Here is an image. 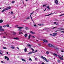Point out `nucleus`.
<instances>
[{
    "label": "nucleus",
    "mask_w": 64,
    "mask_h": 64,
    "mask_svg": "<svg viewBox=\"0 0 64 64\" xmlns=\"http://www.w3.org/2000/svg\"><path fill=\"white\" fill-rule=\"evenodd\" d=\"M11 9V7L10 6L4 9L2 12H4L5 11H6V10L9 9Z\"/></svg>",
    "instance_id": "nucleus-1"
},
{
    "label": "nucleus",
    "mask_w": 64,
    "mask_h": 64,
    "mask_svg": "<svg viewBox=\"0 0 64 64\" xmlns=\"http://www.w3.org/2000/svg\"><path fill=\"white\" fill-rule=\"evenodd\" d=\"M48 45L49 47H52V48H53V45L51 44H48Z\"/></svg>",
    "instance_id": "nucleus-2"
},
{
    "label": "nucleus",
    "mask_w": 64,
    "mask_h": 64,
    "mask_svg": "<svg viewBox=\"0 0 64 64\" xmlns=\"http://www.w3.org/2000/svg\"><path fill=\"white\" fill-rule=\"evenodd\" d=\"M53 47L54 48V49H56V50H58V48H57V46L53 45Z\"/></svg>",
    "instance_id": "nucleus-3"
},
{
    "label": "nucleus",
    "mask_w": 64,
    "mask_h": 64,
    "mask_svg": "<svg viewBox=\"0 0 64 64\" xmlns=\"http://www.w3.org/2000/svg\"><path fill=\"white\" fill-rule=\"evenodd\" d=\"M58 57L59 58L60 60H63V58H61V57H60V56L58 55Z\"/></svg>",
    "instance_id": "nucleus-4"
},
{
    "label": "nucleus",
    "mask_w": 64,
    "mask_h": 64,
    "mask_svg": "<svg viewBox=\"0 0 64 64\" xmlns=\"http://www.w3.org/2000/svg\"><path fill=\"white\" fill-rule=\"evenodd\" d=\"M41 58L42 59H43V60H46V58L44 57V56H41Z\"/></svg>",
    "instance_id": "nucleus-5"
},
{
    "label": "nucleus",
    "mask_w": 64,
    "mask_h": 64,
    "mask_svg": "<svg viewBox=\"0 0 64 64\" xmlns=\"http://www.w3.org/2000/svg\"><path fill=\"white\" fill-rule=\"evenodd\" d=\"M4 58L6 59H7V60L8 61H9V59L7 57V56H4Z\"/></svg>",
    "instance_id": "nucleus-6"
},
{
    "label": "nucleus",
    "mask_w": 64,
    "mask_h": 64,
    "mask_svg": "<svg viewBox=\"0 0 64 64\" xmlns=\"http://www.w3.org/2000/svg\"><path fill=\"white\" fill-rule=\"evenodd\" d=\"M43 41L44 42L46 43L48 42V41H47V40H43Z\"/></svg>",
    "instance_id": "nucleus-7"
},
{
    "label": "nucleus",
    "mask_w": 64,
    "mask_h": 64,
    "mask_svg": "<svg viewBox=\"0 0 64 64\" xmlns=\"http://www.w3.org/2000/svg\"><path fill=\"white\" fill-rule=\"evenodd\" d=\"M18 32H20L22 31V30L20 29H18Z\"/></svg>",
    "instance_id": "nucleus-8"
},
{
    "label": "nucleus",
    "mask_w": 64,
    "mask_h": 64,
    "mask_svg": "<svg viewBox=\"0 0 64 64\" xmlns=\"http://www.w3.org/2000/svg\"><path fill=\"white\" fill-rule=\"evenodd\" d=\"M27 46H28V47H31L32 46L30 44H28L27 45Z\"/></svg>",
    "instance_id": "nucleus-9"
},
{
    "label": "nucleus",
    "mask_w": 64,
    "mask_h": 64,
    "mask_svg": "<svg viewBox=\"0 0 64 64\" xmlns=\"http://www.w3.org/2000/svg\"><path fill=\"white\" fill-rule=\"evenodd\" d=\"M53 55L54 56H56V57H57L58 56H57V54L56 53H54L53 54Z\"/></svg>",
    "instance_id": "nucleus-10"
},
{
    "label": "nucleus",
    "mask_w": 64,
    "mask_h": 64,
    "mask_svg": "<svg viewBox=\"0 0 64 64\" xmlns=\"http://www.w3.org/2000/svg\"><path fill=\"white\" fill-rule=\"evenodd\" d=\"M55 2L56 4H58V0H56L55 1Z\"/></svg>",
    "instance_id": "nucleus-11"
},
{
    "label": "nucleus",
    "mask_w": 64,
    "mask_h": 64,
    "mask_svg": "<svg viewBox=\"0 0 64 64\" xmlns=\"http://www.w3.org/2000/svg\"><path fill=\"white\" fill-rule=\"evenodd\" d=\"M0 31H4V30L3 28H2L0 29Z\"/></svg>",
    "instance_id": "nucleus-12"
},
{
    "label": "nucleus",
    "mask_w": 64,
    "mask_h": 64,
    "mask_svg": "<svg viewBox=\"0 0 64 64\" xmlns=\"http://www.w3.org/2000/svg\"><path fill=\"white\" fill-rule=\"evenodd\" d=\"M30 33H32V34H35V32H33L32 31H31L30 32Z\"/></svg>",
    "instance_id": "nucleus-13"
},
{
    "label": "nucleus",
    "mask_w": 64,
    "mask_h": 64,
    "mask_svg": "<svg viewBox=\"0 0 64 64\" xmlns=\"http://www.w3.org/2000/svg\"><path fill=\"white\" fill-rule=\"evenodd\" d=\"M30 33H32V34H35V32H33L32 31H31L30 32Z\"/></svg>",
    "instance_id": "nucleus-14"
},
{
    "label": "nucleus",
    "mask_w": 64,
    "mask_h": 64,
    "mask_svg": "<svg viewBox=\"0 0 64 64\" xmlns=\"http://www.w3.org/2000/svg\"><path fill=\"white\" fill-rule=\"evenodd\" d=\"M23 28V27H18V29H22Z\"/></svg>",
    "instance_id": "nucleus-15"
},
{
    "label": "nucleus",
    "mask_w": 64,
    "mask_h": 64,
    "mask_svg": "<svg viewBox=\"0 0 64 64\" xmlns=\"http://www.w3.org/2000/svg\"><path fill=\"white\" fill-rule=\"evenodd\" d=\"M48 9H50V8H49V6H48L46 7Z\"/></svg>",
    "instance_id": "nucleus-16"
},
{
    "label": "nucleus",
    "mask_w": 64,
    "mask_h": 64,
    "mask_svg": "<svg viewBox=\"0 0 64 64\" xmlns=\"http://www.w3.org/2000/svg\"><path fill=\"white\" fill-rule=\"evenodd\" d=\"M14 39H16V40H17L19 39V38H14Z\"/></svg>",
    "instance_id": "nucleus-17"
},
{
    "label": "nucleus",
    "mask_w": 64,
    "mask_h": 64,
    "mask_svg": "<svg viewBox=\"0 0 64 64\" xmlns=\"http://www.w3.org/2000/svg\"><path fill=\"white\" fill-rule=\"evenodd\" d=\"M22 61H24V62H25L26 60H25V59H23V58H22Z\"/></svg>",
    "instance_id": "nucleus-18"
},
{
    "label": "nucleus",
    "mask_w": 64,
    "mask_h": 64,
    "mask_svg": "<svg viewBox=\"0 0 64 64\" xmlns=\"http://www.w3.org/2000/svg\"><path fill=\"white\" fill-rule=\"evenodd\" d=\"M2 22H3V20H0V23H2Z\"/></svg>",
    "instance_id": "nucleus-19"
},
{
    "label": "nucleus",
    "mask_w": 64,
    "mask_h": 64,
    "mask_svg": "<svg viewBox=\"0 0 64 64\" xmlns=\"http://www.w3.org/2000/svg\"><path fill=\"white\" fill-rule=\"evenodd\" d=\"M45 61H46L47 62H49V60H47V59L46 58V60H45Z\"/></svg>",
    "instance_id": "nucleus-20"
},
{
    "label": "nucleus",
    "mask_w": 64,
    "mask_h": 64,
    "mask_svg": "<svg viewBox=\"0 0 64 64\" xmlns=\"http://www.w3.org/2000/svg\"><path fill=\"white\" fill-rule=\"evenodd\" d=\"M33 13H34V12L32 13L30 15V18H31L32 19V17H31V15H32V14H33Z\"/></svg>",
    "instance_id": "nucleus-21"
},
{
    "label": "nucleus",
    "mask_w": 64,
    "mask_h": 64,
    "mask_svg": "<svg viewBox=\"0 0 64 64\" xmlns=\"http://www.w3.org/2000/svg\"><path fill=\"white\" fill-rule=\"evenodd\" d=\"M54 35H57V33H54L53 34Z\"/></svg>",
    "instance_id": "nucleus-22"
},
{
    "label": "nucleus",
    "mask_w": 64,
    "mask_h": 64,
    "mask_svg": "<svg viewBox=\"0 0 64 64\" xmlns=\"http://www.w3.org/2000/svg\"><path fill=\"white\" fill-rule=\"evenodd\" d=\"M24 50L25 52H26L27 51V48H26L24 49Z\"/></svg>",
    "instance_id": "nucleus-23"
},
{
    "label": "nucleus",
    "mask_w": 64,
    "mask_h": 64,
    "mask_svg": "<svg viewBox=\"0 0 64 64\" xmlns=\"http://www.w3.org/2000/svg\"><path fill=\"white\" fill-rule=\"evenodd\" d=\"M13 33L14 35H15L16 34V32H13Z\"/></svg>",
    "instance_id": "nucleus-24"
},
{
    "label": "nucleus",
    "mask_w": 64,
    "mask_h": 64,
    "mask_svg": "<svg viewBox=\"0 0 64 64\" xmlns=\"http://www.w3.org/2000/svg\"><path fill=\"white\" fill-rule=\"evenodd\" d=\"M30 37H31V35H29L28 36V38L30 39Z\"/></svg>",
    "instance_id": "nucleus-25"
},
{
    "label": "nucleus",
    "mask_w": 64,
    "mask_h": 64,
    "mask_svg": "<svg viewBox=\"0 0 64 64\" xmlns=\"http://www.w3.org/2000/svg\"><path fill=\"white\" fill-rule=\"evenodd\" d=\"M12 4L14 3H15V1H13L12 2Z\"/></svg>",
    "instance_id": "nucleus-26"
},
{
    "label": "nucleus",
    "mask_w": 64,
    "mask_h": 64,
    "mask_svg": "<svg viewBox=\"0 0 64 64\" xmlns=\"http://www.w3.org/2000/svg\"><path fill=\"white\" fill-rule=\"evenodd\" d=\"M32 52H28V54H32Z\"/></svg>",
    "instance_id": "nucleus-27"
},
{
    "label": "nucleus",
    "mask_w": 64,
    "mask_h": 64,
    "mask_svg": "<svg viewBox=\"0 0 64 64\" xmlns=\"http://www.w3.org/2000/svg\"><path fill=\"white\" fill-rule=\"evenodd\" d=\"M6 26L8 27H9V24H6Z\"/></svg>",
    "instance_id": "nucleus-28"
},
{
    "label": "nucleus",
    "mask_w": 64,
    "mask_h": 64,
    "mask_svg": "<svg viewBox=\"0 0 64 64\" xmlns=\"http://www.w3.org/2000/svg\"><path fill=\"white\" fill-rule=\"evenodd\" d=\"M28 35V34H26L24 35V36L25 37H27V36Z\"/></svg>",
    "instance_id": "nucleus-29"
},
{
    "label": "nucleus",
    "mask_w": 64,
    "mask_h": 64,
    "mask_svg": "<svg viewBox=\"0 0 64 64\" xmlns=\"http://www.w3.org/2000/svg\"><path fill=\"white\" fill-rule=\"evenodd\" d=\"M46 54H49V52H46Z\"/></svg>",
    "instance_id": "nucleus-30"
},
{
    "label": "nucleus",
    "mask_w": 64,
    "mask_h": 64,
    "mask_svg": "<svg viewBox=\"0 0 64 64\" xmlns=\"http://www.w3.org/2000/svg\"><path fill=\"white\" fill-rule=\"evenodd\" d=\"M19 34H23V32H19Z\"/></svg>",
    "instance_id": "nucleus-31"
},
{
    "label": "nucleus",
    "mask_w": 64,
    "mask_h": 64,
    "mask_svg": "<svg viewBox=\"0 0 64 64\" xmlns=\"http://www.w3.org/2000/svg\"><path fill=\"white\" fill-rule=\"evenodd\" d=\"M30 18L29 17H28L27 18H26V20H28V19H29Z\"/></svg>",
    "instance_id": "nucleus-32"
},
{
    "label": "nucleus",
    "mask_w": 64,
    "mask_h": 64,
    "mask_svg": "<svg viewBox=\"0 0 64 64\" xmlns=\"http://www.w3.org/2000/svg\"><path fill=\"white\" fill-rule=\"evenodd\" d=\"M50 16V14H48V15H46L45 16Z\"/></svg>",
    "instance_id": "nucleus-33"
},
{
    "label": "nucleus",
    "mask_w": 64,
    "mask_h": 64,
    "mask_svg": "<svg viewBox=\"0 0 64 64\" xmlns=\"http://www.w3.org/2000/svg\"><path fill=\"white\" fill-rule=\"evenodd\" d=\"M34 26H36V27L37 26H36V24H34Z\"/></svg>",
    "instance_id": "nucleus-34"
},
{
    "label": "nucleus",
    "mask_w": 64,
    "mask_h": 64,
    "mask_svg": "<svg viewBox=\"0 0 64 64\" xmlns=\"http://www.w3.org/2000/svg\"><path fill=\"white\" fill-rule=\"evenodd\" d=\"M26 30H28V28L27 27H26Z\"/></svg>",
    "instance_id": "nucleus-35"
},
{
    "label": "nucleus",
    "mask_w": 64,
    "mask_h": 64,
    "mask_svg": "<svg viewBox=\"0 0 64 64\" xmlns=\"http://www.w3.org/2000/svg\"><path fill=\"white\" fill-rule=\"evenodd\" d=\"M58 62H59V63L60 62V60H58Z\"/></svg>",
    "instance_id": "nucleus-36"
},
{
    "label": "nucleus",
    "mask_w": 64,
    "mask_h": 64,
    "mask_svg": "<svg viewBox=\"0 0 64 64\" xmlns=\"http://www.w3.org/2000/svg\"><path fill=\"white\" fill-rule=\"evenodd\" d=\"M32 38H35V36H32Z\"/></svg>",
    "instance_id": "nucleus-37"
},
{
    "label": "nucleus",
    "mask_w": 64,
    "mask_h": 64,
    "mask_svg": "<svg viewBox=\"0 0 64 64\" xmlns=\"http://www.w3.org/2000/svg\"><path fill=\"white\" fill-rule=\"evenodd\" d=\"M3 48L4 49H7V48H6V47H4Z\"/></svg>",
    "instance_id": "nucleus-38"
},
{
    "label": "nucleus",
    "mask_w": 64,
    "mask_h": 64,
    "mask_svg": "<svg viewBox=\"0 0 64 64\" xmlns=\"http://www.w3.org/2000/svg\"><path fill=\"white\" fill-rule=\"evenodd\" d=\"M62 30H58V31H62Z\"/></svg>",
    "instance_id": "nucleus-39"
},
{
    "label": "nucleus",
    "mask_w": 64,
    "mask_h": 64,
    "mask_svg": "<svg viewBox=\"0 0 64 64\" xmlns=\"http://www.w3.org/2000/svg\"><path fill=\"white\" fill-rule=\"evenodd\" d=\"M46 6V4L44 5H43V7H44V6Z\"/></svg>",
    "instance_id": "nucleus-40"
},
{
    "label": "nucleus",
    "mask_w": 64,
    "mask_h": 64,
    "mask_svg": "<svg viewBox=\"0 0 64 64\" xmlns=\"http://www.w3.org/2000/svg\"><path fill=\"white\" fill-rule=\"evenodd\" d=\"M62 15H64V14H62L60 16H62Z\"/></svg>",
    "instance_id": "nucleus-41"
},
{
    "label": "nucleus",
    "mask_w": 64,
    "mask_h": 64,
    "mask_svg": "<svg viewBox=\"0 0 64 64\" xmlns=\"http://www.w3.org/2000/svg\"><path fill=\"white\" fill-rule=\"evenodd\" d=\"M52 36L54 37H55L56 36H55L54 34L52 35Z\"/></svg>",
    "instance_id": "nucleus-42"
},
{
    "label": "nucleus",
    "mask_w": 64,
    "mask_h": 64,
    "mask_svg": "<svg viewBox=\"0 0 64 64\" xmlns=\"http://www.w3.org/2000/svg\"><path fill=\"white\" fill-rule=\"evenodd\" d=\"M2 28V26H0V29H1Z\"/></svg>",
    "instance_id": "nucleus-43"
},
{
    "label": "nucleus",
    "mask_w": 64,
    "mask_h": 64,
    "mask_svg": "<svg viewBox=\"0 0 64 64\" xmlns=\"http://www.w3.org/2000/svg\"><path fill=\"white\" fill-rule=\"evenodd\" d=\"M50 36H52L53 35L52 34H50Z\"/></svg>",
    "instance_id": "nucleus-44"
},
{
    "label": "nucleus",
    "mask_w": 64,
    "mask_h": 64,
    "mask_svg": "<svg viewBox=\"0 0 64 64\" xmlns=\"http://www.w3.org/2000/svg\"><path fill=\"white\" fill-rule=\"evenodd\" d=\"M11 48H12V49H14V47H11Z\"/></svg>",
    "instance_id": "nucleus-45"
},
{
    "label": "nucleus",
    "mask_w": 64,
    "mask_h": 64,
    "mask_svg": "<svg viewBox=\"0 0 64 64\" xmlns=\"http://www.w3.org/2000/svg\"><path fill=\"white\" fill-rule=\"evenodd\" d=\"M0 54H1V55H3V54L1 52H0Z\"/></svg>",
    "instance_id": "nucleus-46"
},
{
    "label": "nucleus",
    "mask_w": 64,
    "mask_h": 64,
    "mask_svg": "<svg viewBox=\"0 0 64 64\" xmlns=\"http://www.w3.org/2000/svg\"><path fill=\"white\" fill-rule=\"evenodd\" d=\"M6 25H4V26L3 27H6Z\"/></svg>",
    "instance_id": "nucleus-47"
},
{
    "label": "nucleus",
    "mask_w": 64,
    "mask_h": 64,
    "mask_svg": "<svg viewBox=\"0 0 64 64\" xmlns=\"http://www.w3.org/2000/svg\"><path fill=\"white\" fill-rule=\"evenodd\" d=\"M61 57H62V58H63V56H60Z\"/></svg>",
    "instance_id": "nucleus-48"
},
{
    "label": "nucleus",
    "mask_w": 64,
    "mask_h": 64,
    "mask_svg": "<svg viewBox=\"0 0 64 64\" xmlns=\"http://www.w3.org/2000/svg\"><path fill=\"white\" fill-rule=\"evenodd\" d=\"M11 14H13V12H11Z\"/></svg>",
    "instance_id": "nucleus-49"
},
{
    "label": "nucleus",
    "mask_w": 64,
    "mask_h": 64,
    "mask_svg": "<svg viewBox=\"0 0 64 64\" xmlns=\"http://www.w3.org/2000/svg\"><path fill=\"white\" fill-rule=\"evenodd\" d=\"M41 64H45V63L44 62H42Z\"/></svg>",
    "instance_id": "nucleus-50"
},
{
    "label": "nucleus",
    "mask_w": 64,
    "mask_h": 64,
    "mask_svg": "<svg viewBox=\"0 0 64 64\" xmlns=\"http://www.w3.org/2000/svg\"><path fill=\"white\" fill-rule=\"evenodd\" d=\"M56 28V27H54L52 28V29H54V28Z\"/></svg>",
    "instance_id": "nucleus-51"
},
{
    "label": "nucleus",
    "mask_w": 64,
    "mask_h": 64,
    "mask_svg": "<svg viewBox=\"0 0 64 64\" xmlns=\"http://www.w3.org/2000/svg\"><path fill=\"white\" fill-rule=\"evenodd\" d=\"M29 60H30L31 61H32V60H31V58H30Z\"/></svg>",
    "instance_id": "nucleus-52"
},
{
    "label": "nucleus",
    "mask_w": 64,
    "mask_h": 64,
    "mask_svg": "<svg viewBox=\"0 0 64 64\" xmlns=\"http://www.w3.org/2000/svg\"><path fill=\"white\" fill-rule=\"evenodd\" d=\"M43 24H40V26H41V25H43Z\"/></svg>",
    "instance_id": "nucleus-53"
},
{
    "label": "nucleus",
    "mask_w": 64,
    "mask_h": 64,
    "mask_svg": "<svg viewBox=\"0 0 64 64\" xmlns=\"http://www.w3.org/2000/svg\"><path fill=\"white\" fill-rule=\"evenodd\" d=\"M58 25V23H57L56 24V25Z\"/></svg>",
    "instance_id": "nucleus-54"
},
{
    "label": "nucleus",
    "mask_w": 64,
    "mask_h": 64,
    "mask_svg": "<svg viewBox=\"0 0 64 64\" xmlns=\"http://www.w3.org/2000/svg\"><path fill=\"white\" fill-rule=\"evenodd\" d=\"M54 24H56V22H54Z\"/></svg>",
    "instance_id": "nucleus-55"
},
{
    "label": "nucleus",
    "mask_w": 64,
    "mask_h": 64,
    "mask_svg": "<svg viewBox=\"0 0 64 64\" xmlns=\"http://www.w3.org/2000/svg\"><path fill=\"white\" fill-rule=\"evenodd\" d=\"M37 60V58H35V60Z\"/></svg>",
    "instance_id": "nucleus-56"
},
{
    "label": "nucleus",
    "mask_w": 64,
    "mask_h": 64,
    "mask_svg": "<svg viewBox=\"0 0 64 64\" xmlns=\"http://www.w3.org/2000/svg\"><path fill=\"white\" fill-rule=\"evenodd\" d=\"M32 21H33V22H34V21H33V20H32Z\"/></svg>",
    "instance_id": "nucleus-57"
},
{
    "label": "nucleus",
    "mask_w": 64,
    "mask_h": 64,
    "mask_svg": "<svg viewBox=\"0 0 64 64\" xmlns=\"http://www.w3.org/2000/svg\"><path fill=\"white\" fill-rule=\"evenodd\" d=\"M52 14H50V15H51Z\"/></svg>",
    "instance_id": "nucleus-58"
},
{
    "label": "nucleus",
    "mask_w": 64,
    "mask_h": 64,
    "mask_svg": "<svg viewBox=\"0 0 64 64\" xmlns=\"http://www.w3.org/2000/svg\"><path fill=\"white\" fill-rule=\"evenodd\" d=\"M3 38H6V37H5V36H3Z\"/></svg>",
    "instance_id": "nucleus-59"
},
{
    "label": "nucleus",
    "mask_w": 64,
    "mask_h": 64,
    "mask_svg": "<svg viewBox=\"0 0 64 64\" xmlns=\"http://www.w3.org/2000/svg\"><path fill=\"white\" fill-rule=\"evenodd\" d=\"M62 52H64V51H63V50H62Z\"/></svg>",
    "instance_id": "nucleus-60"
},
{
    "label": "nucleus",
    "mask_w": 64,
    "mask_h": 64,
    "mask_svg": "<svg viewBox=\"0 0 64 64\" xmlns=\"http://www.w3.org/2000/svg\"><path fill=\"white\" fill-rule=\"evenodd\" d=\"M6 54H8V52H6Z\"/></svg>",
    "instance_id": "nucleus-61"
},
{
    "label": "nucleus",
    "mask_w": 64,
    "mask_h": 64,
    "mask_svg": "<svg viewBox=\"0 0 64 64\" xmlns=\"http://www.w3.org/2000/svg\"><path fill=\"white\" fill-rule=\"evenodd\" d=\"M32 51H34V49H32Z\"/></svg>",
    "instance_id": "nucleus-62"
},
{
    "label": "nucleus",
    "mask_w": 64,
    "mask_h": 64,
    "mask_svg": "<svg viewBox=\"0 0 64 64\" xmlns=\"http://www.w3.org/2000/svg\"><path fill=\"white\" fill-rule=\"evenodd\" d=\"M1 62H2V63H3V61H1Z\"/></svg>",
    "instance_id": "nucleus-63"
},
{
    "label": "nucleus",
    "mask_w": 64,
    "mask_h": 64,
    "mask_svg": "<svg viewBox=\"0 0 64 64\" xmlns=\"http://www.w3.org/2000/svg\"><path fill=\"white\" fill-rule=\"evenodd\" d=\"M0 52H2V51L1 50H0Z\"/></svg>",
    "instance_id": "nucleus-64"
}]
</instances>
